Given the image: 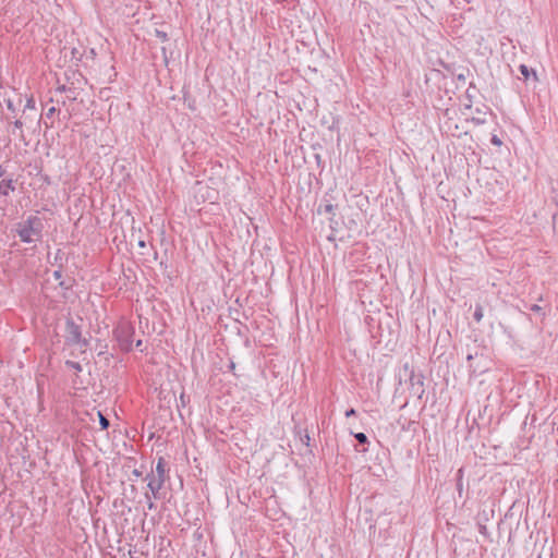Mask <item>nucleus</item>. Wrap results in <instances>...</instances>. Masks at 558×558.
<instances>
[{
	"label": "nucleus",
	"mask_w": 558,
	"mask_h": 558,
	"mask_svg": "<svg viewBox=\"0 0 558 558\" xmlns=\"http://www.w3.org/2000/svg\"><path fill=\"white\" fill-rule=\"evenodd\" d=\"M44 225L38 216H29L25 221L17 223L16 233L22 242L33 243L41 238Z\"/></svg>",
	"instance_id": "f257e3e1"
},
{
	"label": "nucleus",
	"mask_w": 558,
	"mask_h": 558,
	"mask_svg": "<svg viewBox=\"0 0 558 558\" xmlns=\"http://www.w3.org/2000/svg\"><path fill=\"white\" fill-rule=\"evenodd\" d=\"M133 335L134 327L128 322H121L114 329V337L123 351L132 350Z\"/></svg>",
	"instance_id": "f03ea898"
},
{
	"label": "nucleus",
	"mask_w": 558,
	"mask_h": 558,
	"mask_svg": "<svg viewBox=\"0 0 558 558\" xmlns=\"http://www.w3.org/2000/svg\"><path fill=\"white\" fill-rule=\"evenodd\" d=\"M66 339L73 344H81V347L87 345L86 340L82 339L80 327L71 320L66 323Z\"/></svg>",
	"instance_id": "7ed1b4c3"
},
{
	"label": "nucleus",
	"mask_w": 558,
	"mask_h": 558,
	"mask_svg": "<svg viewBox=\"0 0 558 558\" xmlns=\"http://www.w3.org/2000/svg\"><path fill=\"white\" fill-rule=\"evenodd\" d=\"M147 478H148V484H147L148 488L150 489L154 497H157V494L162 488V486L166 482V478L158 477L155 474L147 475Z\"/></svg>",
	"instance_id": "20e7f679"
},
{
	"label": "nucleus",
	"mask_w": 558,
	"mask_h": 558,
	"mask_svg": "<svg viewBox=\"0 0 558 558\" xmlns=\"http://www.w3.org/2000/svg\"><path fill=\"white\" fill-rule=\"evenodd\" d=\"M154 474L158 477L166 478L165 460L162 458L158 460Z\"/></svg>",
	"instance_id": "39448f33"
},
{
	"label": "nucleus",
	"mask_w": 558,
	"mask_h": 558,
	"mask_svg": "<svg viewBox=\"0 0 558 558\" xmlns=\"http://www.w3.org/2000/svg\"><path fill=\"white\" fill-rule=\"evenodd\" d=\"M520 72L525 80H529L531 75H533V77L536 80V73L530 70L525 64L520 65Z\"/></svg>",
	"instance_id": "423d86ee"
},
{
	"label": "nucleus",
	"mask_w": 558,
	"mask_h": 558,
	"mask_svg": "<svg viewBox=\"0 0 558 558\" xmlns=\"http://www.w3.org/2000/svg\"><path fill=\"white\" fill-rule=\"evenodd\" d=\"M97 415L99 417L101 429H107L109 427V420L101 412H97Z\"/></svg>",
	"instance_id": "0eeeda50"
},
{
	"label": "nucleus",
	"mask_w": 558,
	"mask_h": 558,
	"mask_svg": "<svg viewBox=\"0 0 558 558\" xmlns=\"http://www.w3.org/2000/svg\"><path fill=\"white\" fill-rule=\"evenodd\" d=\"M66 366L75 369L76 372H81L82 371V367H81L80 363H77V362L66 361Z\"/></svg>",
	"instance_id": "6e6552de"
},
{
	"label": "nucleus",
	"mask_w": 558,
	"mask_h": 558,
	"mask_svg": "<svg viewBox=\"0 0 558 558\" xmlns=\"http://www.w3.org/2000/svg\"><path fill=\"white\" fill-rule=\"evenodd\" d=\"M354 437L360 444H365L367 441V437L364 433H357Z\"/></svg>",
	"instance_id": "1a4fd4ad"
},
{
	"label": "nucleus",
	"mask_w": 558,
	"mask_h": 558,
	"mask_svg": "<svg viewBox=\"0 0 558 558\" xmlns=\"http://www.w3.org/2000/svg\"><path fill=\"white\" fill-rule=\"evenodd\" d=\"M474 318H475L476 322H481V319L483 318V311H482L481 307H477L475 310Z\"/></svg>",
	"instance_id": "9d476101"
},
{
	"label": "nucleus",
	"mask_w": 558,
	"mask_h": 558,
	"mask_svg": "<svg viewBox=\"0 0 558 558\" xmlns=\"http://www.w3.org/2000/svg\"><path fill=\"white\" fill-rule=\"evenodd\" d=\"M492 143H493L495 146H501V145H502V141H501L497 135H493V137H492Z\"/></svg>",
	"instance_id": "9b49d317"
},
{
	"label": "nucleus",
	"mask_w": 558,
	"mask_h": 558,
	"mask_svg": "<svg viewBox=\"0 0 558 558\" xmlns=\"http://www.w3.org/2000/svg\"><path fill=\"white\" fill-rule=\"evenodd\" d=\"M156 34L157 36L161 39V40H167V34L163 33V32H160V31H156Z\"/></svg>",
	"instance_id": "f8f14e48"
},
{
	"label": "nucleus",
	"mask_w": 558,
	"mask_h": 558,
	"mask_svg": "<svg viewBox=\"0 0 558 558\" xmlns=\"http://www.w3.org/2000/svg\"><path fill=\"white\" fill-rule=\"evenodd\" d=\"M146 499H147V505H148V509H154L155 505L154 502L151 501L150 497L148 494L145 495Z\"/></svg>",
	"instance_id": "ddd939ff"
},
{
	"label": "nucleus",
	"mask_w": 558,
	"mask_h": 558,
	"mask_svg": "<svg viewBox=\"0 0 558 558\" xmlns=\"http://www.w3.org/2000/svg\"><path fill=\"white\" fill-rule=\"evenodd\" d=\"M54 111H56V108H54V107H51V108H49V109H48V111H47L46 116H47V117H51V116L54 113Z\"/></svg>",
	"instance_id": "4468645a"
},
{
	"label": "nucleus",
	"mask_w": 558,
	"mask_h": 558,
	"mask_svg": "<svg viewBox=\"0 0 558 558\" xmlns=\"http://www.w3.org/2000/svg\"><path fill=\"white\" fill-rule=\"evenodd\" d=\"M22 126H23V123H22V121H21V120H16V121L14 122V128H16V129H20V130H21V129H22Z\"/></svg>",
	"instance_id": "2eb2a0df"
},
{
	"label": "nucleus",
	"mask_w": 558,
	"mask_h": 558,
	"mask_svg": "<svg viewBox=\"0 0 558 558\" xmlns=\"http://www.w3.org/2000/svg\"><path fill=\"white\" fill-rule=\"evenodd\" d=\"M355 414V410L354 409H350L345 412V416L349 417V416H352Z\"/></svg>",
	"instance_id": "dca6fc26"
},
{
	"label": "nucleus",
	"mask_w": 558,
	"mask_h": 558,
	"mask_svg": "<svg viewBox=\"0 0 558 558\" xmlns=\"http://www.w3.org/2000/svg\"><path fill=\"white\" fill-rule=\"evenodd\" d=\"M53 276H54L56 279H60L61 278V271L60 270H56L53 272Z\"/></svg>",
	"instance_id": "f3484780"
},
{
	"label": "nucleus",
	"mask_w": 558,
	"mask_h": 558,
	"mask_svg": "<svg viewBox=\"0 0 558 558\" xmlns=\"http://www.w3.org/2000/svg\"><path fill=\"white\" fill-rule=\"evenodd\" d=\"M332 205H326V211H331Z\"/></svg>",
	"instance_id": "a211bd4d"
},
{
	"label": "nucleus",
	"mask_w": 558,
	"mask_h": 558,
	"mask_svg": "<svg viewBox=\"0 0 558 558\" xmlns=\"http://www.w3.org/2000/svg\"><path fill=\"white\" fill-rule=\"evenodd\" d=\"M138 245H140L141 247H144V246H145V242H144V241H140V242H138Z\"/></svg>",
	"instance_id": "6ab92c4d"
},
{
	"label": "nucleus",
	"mask_w": 558,
	"mask_h": 558,
	"mask_svg": "<svg viewBox=\"0 0 558 558\" xmlns=\"http://www.w3.org/2000/svg\"><path fill=\"white\" fill-rule=\"evenodd\" d=\"M141 345H142V340H138V341L136 342V347H141Z\"/></svg>",
	"instance_id": "aec40b11"
}]
</instances>
